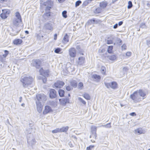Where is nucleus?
Here are the masks:
<instances>
[{"label":"nucleus","mask_w":150,"mask_h":150,"mask_svg":"<svg viewBox=\"0 0 150 150\" xmlns=\"http://www.w3.org/2000/svg\"><path fill=\"white\" fill-rule=\"evenodd\" d=\"M145 92L142 90L140 89L134 92L131 94L130 96L135 103H137L144 99L146 97Z\"/></svg>","instance_id":"nucleus-1"},{"label":"nucleus","mask_w":150,"mask_h":150,"mask_svg":"<svg viewBox=\"0 0 150 150\" xmlns=\"http://www.w3.org/2000/svg\"><path fill=\"white\" fill-rule=\"evenodd\" d=\"M146 25L144 23H142L140 25V27L142 28H144L145 27Z\"/></svg>","instance_id":"nucleus-40"},{"label":"nucleus","mask_w":150,"mask_h":150,"mask_svg":"<svg viewBox=\"0 0 150 150\" xmlns=\"http://www.w3.org/2000/svg\"><path fill=\"white\" fill-rule=\"evenodd\" d=\"M54 40H56L57 39V35L56 34H55L54 35Z\"/></svg>","instance_id":"nucleus-53"},{"label":"nucleus","mask_w":150,"mask_h":150,"mask_svg":"<svg viewBox=\"0 0 150 150\" xmlns=\"http://www.w3.org/2000/svg\"><path fill=\"white\" fill-rule=\"evenodd\" d=\"M83 96L85 99L87 100H90L91 99L90 96L88 93H84L83 95Z\"/></svg>","instance_id":"nucleus-22"},{"label":"nucleus","mask_w":150,"mask_h":150,"mask_svg":"<svg viewBox=\"0 0 150 150\" xmlns=\"http://www.w3.org/2000/svg\"><path fill=\"white\" fill-rule=\"evenodd\" d=\"M79 100L83 104L85 105L86 104V101L80 97L78 98Z\"/></svg>","instance_id":"nucleus-32"},{"label":"nucleus","mask_w":150,"mask_h":150,"mask_svg":"<svg viewBox=\"0 0 150 150\" xmlns=\"http://www.w3.org/2000/svg\"><path fill=\"white\" fill-rule=\"evenodd\" d=\"M51 0H40L41 5L46 6L45 12L43 15V17L45 19H48L50 16V10L53 5V3Z\"/></svg>","instance_id":"nucleus-2"},{"label":"nucleus","mask_w":150,"mask_h":150,"mask_svg":"<svg viewBox=\"0 0 150 150\" xmlns=\"http://www.w3.org/2000/svg\"><path fill=\"white\" fill-rule=\"evenodd\" d=\"M71 84L73 87L75 88L77 86L76 81L74 80H73L71 82Z\"/></svg>","instance_id":"nucleus-25"},{"label":"nucleus","mask_w":150,"mask_h":150,"mask_svg":"<svg viewBox=\"0 0 150 150\" xmlns=\"http://www.w3.org/2000/svg\"><path fill=\"white\" fill-rule=\"evenodd\" d=\"M123 22L122 21H120L118 23V25L119 26L123 24Z\"/></svg>","instance_id":"nucleus-54"},{"label":"nucleus","mask_w":150,"mask_h":150,"mask_svg":"<svg viewBox=\"0 0 150 150\" xmlns=\"http://www.w3.org/2000/svg\"><path fill=\"white\" fill-rule=\"evenodd\" d=\"M135 133H137L139 134H144V131L142 128H139L135 130Z\"/></svg>","instance_id":"nucleus-17"},{"label":"nucleus","mask_w":150,"mask_h":150,"mask_svg":"<svg viewBox=\"0 0 150 150\" xmlns=\"http://www.w3.org/2000/svg\"><path fill=\"white\" fill-rule=\"evenodd\" d=\"M116 57L115 55L108 56V59L112 61H114L116 59Z\"/></svg>","instance_id":"nucleus-27"},{"label":"nucleus","mask_w":150,"mask_h":150,"mask_svg":"<svg viewBox=\"0 0 150 150\" xmlns=\"http://www.w3.org/2000/svg\"><path fill=\"white\" fill-rule=\"evenodd\" d=\"M79 88L81 90L83 89V84L82 82H80L79 83L78 85Z\"/></svg>","instance_id":"nucleus-31"},{"label":"nucleus","mask_w":150,"mask_h":150,"mask_svg":"<svg viewBox=\"0 0 150 150\" xmlns=\"http://www.w3.org/2000/svg\"><path fill=\"white\" fill-rule=\"evenodd\" d=\"M113 49V46H110L108 47V49L107 50L108 52L109 53H110L112 52V50Z\"/></svg>","instance_id":"nucleus-29"},{"label":"nucleus","mask_w":150,"mask_h":150,"mask_svg":"<svg viewBox=\"0 0 150 150\" xmlns=\"http://www.w3.org/2000/svg\"><path fill=\"white\" fill-rule=\"evenodd\" d=\"M61 51V50L59 48H57L54 50V52L57 53H59Z\"/></svg>","instance_id":"nucleus-39"},{"label":"nucleus","mask_w":150,"mask_h":150,"mask_svg":"<svg viewBox=\"0 0 150 150\" xmlns=\"http://www.w3.org/2000/svg\"><path fill=\"white\" fill-rule=\"evenodd\" d=\"M16 18L13 21V24L16 26H18L19 23L22 21L21 18L20 13L18 12L16 13Z\"/></svg>","instance_id":"nucleus-4"},{"label":"nucleus","mask_w":150,"mask_h":150,"mask_svg":"<svg viewBox=\"0 0 150 150\" xmlns=\"http://www.w3.org/2000/svg\"><path fill=\"white\" fill-rule=\"evenodd\" d=\"M66 40V35H65L64 37V40Z\"/></svg>","instance_id":"nucleus-61"},{"label":"nucleus","mask_w":150,"mask_h":150,"mask_svg":"<svg viewBox=\"0 0 150 150\" xmlns=\"http://www.w3.org/2000/svg\"><path fill=\"white\" fill-rule=\"evenodd\" d=\"M105 86L108 88H111L113 89H115L117 87V84L115 82L113 81L111 83L105 82Z\"/></svg>","instance_id":"nucleus-6"},{"label":"nucleus","mask_w":150,"mask_h":150,"mask_svg":"<svg viewBox=\"0 0 150 150\" xmlns=\"http://www.w3.org/2000/svg\"><path fill=\"white\" fill-rule=\"evenodd\" d=\"M34 79L32 77L29 75H25L21 77L20 81L23 87H28L32 84L33 82Z\"/></svg>","instance_id":"nucleus-3"},{"label":"nucleus","mask_w":150,"mask_h":150,"mask_svg":"<svg viewBox=\"0 0 150 150\" xmlns=\"http://www.w3.org/2000/svg\"><path fill=\"white\" fill-rule=\"evenodd\" d=\"M36 104L38 111L39 113L41 112L42 110V105L41 102H39L38 101H36Z\"/></svg>","instance_id":"nucleus-10"},{"label":"nucleus","mask_w":150,"mask_h":150,"mask_svg":"<svg viewBox=\"0 0 150 150\" xmlns=\"http://www.w3.org/2000/svg\"><path fill=\"white\" fill-rule=\"evenodd\" d=\"M69 103V98H66V103Z\"/></svg>","instance_id":"nucleus-57"},{"label":"nucleus","mask_w":150,"mask_h":150,"mask_svg":"<svg viewBox=\"0 0 150 150\" xmlns=\"http://www.w3.org/2000/svg\"><path fill=\"white\" fill-rule=\"evenodd\" d=\"M32 145H34L36 142V140L35 139H33L32 140Z\"/></svg>","instance_id":"nucleus-47"},{"label":"nucleus","mask_w":150,"mask_h":150,"mask_svg":"<svg viewBox=\"0 0 150 150\" xmlns=\"http://www.w3.org/2000/svg\"><path fill=\"white\" fill-rule=\"evenodd\" d=\"M4 52L5 53V54L3 55V56L4 57H6L8 54V51L5 50L4 51Z\"/></svg>","instance_id":"nucleus-43"},{"label":"nucleus","mask_w":150,"mask_h":150,"mask_svg":"<svg viewBox=\"0 0 150 150\" xmlns=\"http://www.w3.org/2000/svg\"><path fill=\"white\" fill-rule=\"evenodd\" d=\"M100 127H102L108 128H110L111 127V123L110 122L105 125H102Z\"/></svg>","instance_id":"nucleus-23"},{"label":"nucleus","mask_w":150,"mask_h":150,"mask_svg":"<svg viewBox=\"0 0 150 150\" xmlns=\"http://www.w3.org/2000/svg\"><path fill=\"white\" fill-rule=\"evenodd\" d=\"M91 132L93 133V132H96L97 130V127L94 126H92L91 127Z\"/></svg>","instance_id":"nucleus-28"},{"label":"nucleus","mask_w":150,"mask_h":150,"mask_svg":"<svg viewBox=\"0 0 150 150\" xmlns=\"http://www.w3.org/2000/svg\"><path fill=\"white\" fill-rule=\"evenodd\" d=\"M36 98L38 100L37 101L39 102L42 101L44 102L47 99V97L44 94H38L36 96Z\"/></svg>","instance_id":"nucleus-5"},{"label":"nucleus","mask_w":150,"mask_h":150,"mask_svg":"<svg viewBox=\"0 0 150 150\" xmlns=\"http://www.w3.org/2000/svg\"><path fill=\"white\" fill-rule=\"evenodd\" d=\"M71 89V87L69 86H67L66 87V90L68 91H70Z\"/></svg>","instance_id":"nucleus-48"},{"label":"nucleus","mask_w":150,"mask_h":150,"mask_svg":"<svg viewBox=\"0 0 150 150\" xmlns=\"http://www.w3.org/2000/svg\"><path fill=\"white\" fill-rule=\"evenodd\" d=\"M25 33L27 34H29V32L28 31L26 30L25 31Z\"/></svg>","instance_id":"nucleus-60"},{"label":"nucleus","mask_w":150,"mask_h":150,"mask_svg":"<svg viewBox=\"0 0 150 150\" xmlns=\"http://www.w3.org/2000/svg\"><path fill=\"white\" fill-rule=\"evenodd\" d=\"M58 1L60 3H62L65 0H58Z\"/></svg>","instance_id":"nucleus-58"},{"label":"nucleus","mask_w":150,"mask_h":150,"mask_svg":"<svg viewBox=\"0 0 150 150\" xmlns=\"http://www.w3.org/2000/svg\"><path fill=\"white\" fill-rule=\"evenodd\" d=\"M44 28L46 29L51 31H52L53 30L52 24L50 23H45L44 26Z\"/></svg>","instance_id":"nucleus-9"},{"label":"nucleus","mask_w":150,"mask_h":150,"mask_svg":"<svg viewBox=\"0 0 150 150\" xmlns=\"http://www.w3.org/2000/svg\"><path fill=\"white\" fill-rule=\"evenodd\" d=\"M94 147V145H90L86 148V150H91L92 149H93Z\"/></svg>","instance_id":"nucleus-34"},{"label":"nucleus","mask_w":150,"mask_h":150,"mask_svg":"<svg viewBox=\"0 0 150 150\" xmlns=\"http://www.w3.org/2000/svg\"><path fill=\"white\" fill-rule=\"evenodd\" d=\"M3 13L1 14L0 16L2 19H5L7 17V15L8 13L6 10H2Z\"/></svg>","instance_id":"nucleus-16"},{"label":"nucleus","mask_w":150,"mask_h":150,"mask_svg":"<svg viewBox=\"0 0 150 150\" xmlns=\"http://www.w3.org/2000/svg\"><path fill=\"white\" fill-rule=\"evenodd\" d=\"M52 111L51 107L49 106H46L45 110H44L43 113V114H46Z\"/></svg>","instance_id":"nucleus-14"},{"label":"nucleus","mask_w":150,"mask_h":150,"mask_svg":"<svg viewBox=\"0 0 150 150\" xmlns=\"http://www.w3.org/2000/svg\"><path fill=\"white\" fill-rule=\"evenodd\" d=\"M22 42V40L21 39H17L13 41L14 44L16 45H18L21 44Z\"/></svg>","instance_id":"nucleus-19"},{"label":"nucleus","mask_w":150,"mask_h":150,"mask_svg":"<svg viewBox=\"0 0 150 150\" xmlns=\"http://www.w3.org/2000/svg\"><path fill=\"white\" fill-rule=\"evenodd\" d=\"M126 55L127 56L129 57L131 55V52H127L126 53Z\"/></svg>","instance_id":"nucleus-46"},{"label":"nucleus","mask_w":150,"mask_h":150,"mask_svg":"<svg viewBox=\"0 0 150 150\" xmlns=\"http://www.w3.org/2000/svg\"><path fill=\"white\" fill-rule=\"evenodd\" d=\"M146 45L149 47H150V40H146Z\"/></svg>","instance_id":"nucleus-42"},{"label":"nucleus","mask_w":150,"mask_h":150,"mask_svg":"<svg viewBox=\"0 0 150 150\" xmlns=\"http://www.w3.org/2000/svg\"><path fill=\"white\" fill-rule=\"evenodd\" d=\"M69 145L70 147H72L73 146V144H71V142H70L69 143Z\"/></svg>","instance_id":"nucleus-55"},{"label":"nucleus","mask_w":150,"mask_h":150,"mask_svg":"<svg viewBox=\"0 0 150 150\" xmlns=\"http://www.w3.org/2000/svg\"><path fill=\"white\" fill-rule=\"evenodd\" d=\"M130 115L132 116H136V114L135 112H133L132 113H131L130 114Z\"/></svg>","instance_id":"nucleus-49"},{"label":"nucleus","mask_w":150,"mask_h":150,"mask_svg":"<svg viewBox=\"0 0 150 150\" xmlns=\"http://www.w3.org/2000/svg\"><path fill=\"white\" fill-rule=\"evenodd\" d=\"M59 101L62 104H66V100L64 98L60 99L59 100Z\"/></svg>","instance_id":"nucleus-35"},{"label":"nucleus","mask_w":150,"mask_h":150,"mask_svg":"<svg viewBox=\"0 0 150 150\" xmlns=\"http://www.w3.org/2000/svg\"><path fill=\"white\" fill-rule=\"evenodd\" d=\"M42 81L44 83H45L47 81V79L46 77H44V78L42 79Z\"/></svg>","instance_id":"nucleus-50"},{"label":"nucleus","mask_w":150,"mask_h":150,"mask_svg":"<svg viewBox=\"0 0 150 150\" xmlns=\"http://www.w3.org/2000/svg\"><path fill=\"white\" fill-rule=\"evenodd\" d=\"M68 128H69V127H68L66 126V130H67L68 129Z\"/></svg>","instance_id":"nucleus-63"},{"label":"nucleus","mask_w":150,"mask_h":150,"mask_svg":"<svg viewBox=\"0 0 150 150\" xmlns=\"http://www.w3.org/2000/svg\"><path fill=\"white\" fill-rule=\"evenodd\" d=\"M95 22V20L91 19L88 21V23H89L88 24L89 25H91V24H92L94 23Z\"/></svg>","instance_id":"nucleus-36"},{"label":"nucleus","mask_w":150,"mask_h":150,"mask_svg":"<svg viewBox=\"0 0 150 150\" xmlns=\"http://www.w3.org/2000/svg\"><path fill=\"white\" fill-rule=\"evenodd\" d=\"M101 70V72L103 74H105L106 71V69L104 67H102Z\"/></svg>","instance_id":"nucleus-30"},{"label":"nucleus","mask_w":150,"mask_h":150,"mask_svg":"<svg viewBox=\"0 0 150 150\" xmlns=\"http://www.w3.org/2000/svg\"><path fill=\"white\" fill-rule=\"evenodd\" d=\"M50 97L51 98H54L56 96V93L54 89H51L50 90Z\"/></svg>","instance_id":"nucleus-11"},{"label":"nucleus","mask_w":150,"mask_h":150,"mask_svg":"<svg viewBox=\"0 0 150 150\" xmlns=\"http://www.w3.org/2000/svg\"><path fill=\"white\" fill-rule=\"evenodd\" d=\"M22 100V97H20L19 98V101L20 102H21Z\"/></svg>","instance_id":"nucleus-59"},{"label":"nucleus","mask_w":150,"mask_h":150,"mask_svg":"<svg viewBox=\"0 0 150 150\" xmlns=\"http://www.w3.org/2000/svg\"><path fill=\"white\" fill-rule=\"evenodd\" d=\"M81 3V1L79 0L76 1L75 3V6L76 7L78 6Z\"/></svg>","instance_id":"nucleus-37"},{"label":"nucleus","mask_w":150,"mask_h":150,"mask_svg":"<svg viewBox=\"0 0 150 150\" xmlns=\"http://www.w3.org/2000/svg\"><path fill=\"white\" fill-rule=\"evenodd\" d=\"M39 72L40 74L45 77L48 76L49 75V71L48 70H44L42 68H41L40 69Z\"/></svg>","instance_id":"nucleus-7"},{"label":"nucleus","mask_w":150,"mask_h":150,"mask_svg":"<svg viewBox=\"0 0 150 150\" xmlns=\"http://www.w3.org/2000/svg\"><path fill=\"white\" fill-rule=\"evenodd\" d=\"M92 136H93V135L92 134H91V135H90V138H91L92 137Z\"/></svg>","instance_id":"nucleus-62"},{"label":"nucleus","mask_w":150,"mask_h":150,"mask_svg":"<svg viewBox=\"0 0 150 150\" xmlns=\"http://www.w3.org/2000/svg\"><path fill=\"white\" fill-rule=\"evenodd\" d=\"M108 3L106 2H102L100 3V7L102 8H104L107 5Z\"/></svg>","instance_id":"nucleus-21"},{"label":"nucleus","mask_w":150,"mask_h":150,"mask_svg":"<svg viewBox=\"0 0 150 150\" xmlns=\"http://www.w3.org/2000/svg\"><path fill=\"white\" fill-rule=\"evenodd\" d=\"M69 41V40L68 39V36L66 34V42H68Z\"/></svg>","instance_id":"nucleus-56"},{"label":"nucleus","mask_w":150,"mask_h":150,"mask_svg":"<svg viewBox=\"0 0 150 150\" xmlns=\"http://www.w3.org/2000/svg\"><path fill=\"white\" fill-rule=\"evenodd\" d=\"M118 27V24H116L115 25H114L113 26V28L114 29H116Z\"/></svg>","instance_id":"nucleus-52"},{"label":"nucleus","mask_w":150,"mask_h":150,"mask_svg":"<svg viewBox=\"0 0 150 150\" xmlns=\"http://www.w3.org/2000/svg\"><path fill=\"white\" fill-rule=\"evenodd\" d=\"M41 64V62L39 59L36 60L33 63V65L35 66L36 68H38Z\"/></svg>","instance_id":"nucleus-15"},{"label":"nucleus","mask_w":150,"mask_h":150,"mask_svg":"<svg viewBox=\"0 0 150 150\" xmlns=\"http://www.w3.org/2000/svg\"><path fill=\"white\" fill-rule=\"evenodd\" d=\"M66 130V127H63L61 128H57L52 130V132L53 133H56L59 132H64Z\"/></svg>","instance_id":"nucleus-13"},{"label":"nucleus","mask_w":150,"mask_h":150,"mask_svg":"<svg viewBox=\"0 0 150 150\" xmlns=\"http://www.w3.org/2000/svg\"><path fill=\"white\" fill-rule=\"evenodd\" d=\"M85 58L83 57H80L79 58L78 64H82L85 62Z\"/></svg>","instance_id":"nucleus-18"},{"label":"nucleus","mask_w":150,"mask_h":150,"mask_svg":"<svg viewBox=\"0 0 150 150\" xmlns=\"http://www.w3.org/2000/svg\"><path fill=\"white\" fill-rule=\"evenodd\" d=\"M112 42H113L112 40H108L107 43L108 44H112Z\"/></svg>","instance_id":"nucleus-45"},{"label":"nucleus","mask_w":150,"mask_h":150,"mask_svg":"<svg viewBox=\"0 0 150 150\" xmlns=\"http://www.w3.org/2000/svg\"><path fill=\"white\" fill-rule=\"evenodd\" d=\"M64 84V83L62 81H58L55 83L54 85L57 88H61Z\"/></svg>","instance_id":"nucleus-8"},{"label":"nucleus","mask_w":150,"mask_h":150,"mask_svg":"<svg viewBox=\"0 0 150 150\" xmlns=\"http://www.w3.org/2000/svg\"><path fill=\"white\" fill-rule=\"evenodd\" d=\"M24 105H25V104H24V103H23L21 105H22V106H24Z\"/></svg>","instance_id":"nucleus-64"},{"label":"nucleus","mask_w":150,"mask_h":150,"mask_svg":"<svg viewBox=\"0 0 150 150\" xmlns=\"http://www.w3.org/2000/svg\"><path fill=\"white\" fill-rule=\"evenodd\" d=\"M69 54L72 57H74L76 55V52L75 49L72 48L69 50Z\"/></svg>","instance_id":"nucleus-12"},{"label":"nucleus","mask_w":150,"mask_h":150,"mask_svg":"<svg viewBox=\"0 0 150 150\" xmlns=\"http://www.w3.org/2000/svg\"><path fill=\"white\" fill-rule=\"evenodd\" d=\"M62 15L64 17L66 18V11H64L62 12Z\"/></svg>","instance_id":"nucleus-44"},{"label":"nucleus","mask_w":150,"mask_h":150,"mask_svg":"<svg viewBox=\"0 0 150 150\" xmlns=\"http://www.w3.org/2000/svg\"><path fill=\"white\" fill-rule=\"evenodd\" d=\"M92 78H94L97 81H98L100 79V76L97 74H93L92 76Z\"/></svg>","instance_id":"nucleus-20"},{"label":"nucleus","mask_w":150,"mask_h":150,"mask_svg":"<svg viewBox=\"0 0 150 150\" xmlns=\"http://www.w3.org/2000/svg\"><path fill=\"white\" fill-rule=\"evenodd\" d=\"M4 66V64L2 62H0V67H3Z\"/></svg>","instance_id":"nucleus-51"},{"label":"nucleus","mask_w":150,"mask_h":150,"mask_svg":"<svg viewBox=\"0 0 150 150\" xmlns=\"http://www.w3.org/2000/svg\"><path fill=\"white\" fill-rule=\"evenodd\" d=\"M128 5L127 6V8L128 9L131 8L132 6V2L131 1H129L128 2Z\"/></svg>","instance_id":"nucleus-33"},{"label":"nucleus","mask_w":150,"mask_h":150,"mask_svg":"<svg viewBox=\"0 0 150 150\" xmlns=\"http://www.w3.org/2000/svg\"><path fill=\"white\" fill-rule=\"evenodd\" d=\"M126 46L125 44H123L122 46V50H125L126 49Z\"/></svg>","instance_id":"nucleus-41"},{"label":"nucleus","mask_w":150,"mask_h":150,"mask_svg":"<svg viewBox=\"0 0 150 150\" xmlns=\"http://www.w3.org/2000/svg\"><path fill=\"white\" fill-rule=\"evenodd\" d=\"M101 11V8L100 7L97 8L94 11V13L96 14L99 13H100Z\"/></svg>","instance_id":"nucleus-24"},{"label":"nucleus","mask_w":150,"mask_h":150,"mask_svg":"<svg viewBox=\"0 0 150 150\" xmlns=\"http://www.w3.org/2000/svg\"><path fill=\"white\" fill-rule=\"evenodd\" d=\"M58 92L59 95L60 97H62L64 96V91L63 90H59Z\"/></svg>","instance_id":"nucleus-26"},{"label":"nucleus","mask_w":150,"mask_h":150,"mask_svg":"<svg viewBox=\"0 0 150 150\" xmlns=\"http://www.w3.org/2000/svg\"><path fill=\"white\" fill-rule=\"evenodd\" d=\"M92 135H93V136H92L95 139H97V134L96 132H93L92 133Z\"/></svg>","instance_id":"nucleus-38"}]
</instances>
